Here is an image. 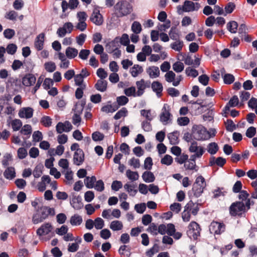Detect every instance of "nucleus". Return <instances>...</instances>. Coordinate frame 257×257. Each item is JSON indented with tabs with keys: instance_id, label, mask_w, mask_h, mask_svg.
I'll return each instance as SVG.
<instances>
[{
	"instance_id": "de8ad7c7",
	"label": "nucleus",
	"mask_w": 257,
	"mask_h": 257,
	"mask_svg": "<svg viewBox=\"0 0 257 257\" xmlns=\"http://www.w3.org/2000/svg\"><path fill=\"white\" fill-rule=\"evenodd\" d=\"M184 167L186 170H194L195 172L198 171V167L196 165V162H192L188 159L184 164Z\"/></svg>"
},
{
	"instance_id": "423d86ee",
	"label": "nucleus",
	"mask_w": 257,
	"mask_h": 257,
	"mask_svg": "<svg viewBox=\"0 0 257 257\" xmlns=\"http://www.w3.org/2000/svg\"><path fill=\"white\" fill-rule=\"evenodd\" d=\"M200 230L199 225L195 221H192L188 226L187 233L190 239L195 240L200 236Z\"/></svg>"
},
{
	"instance_id": "e433bc0d",
	"label": "nucleus",
	"mask_w": 257,
	"mask_h": 257,
	"mask_svg": "<svg viewBox=\"0 0 257 257\" xmlns=\"http://www.w3.org/2000/svg\"><path fill=\"white\" fill-rule=\"evenodd\" d=\"M82 221V217L78 214H74L72 216L70 220V222L73 226L80 225Z\"/></svg>"
},
{
	"instance_id": "09e8293b",
	"label": "nucleus",
	"mask_w": 257,
	"mask_h": 257,
	"mask_svg": "<svg viewBox=\"0 0 257 257\" xmlns=\"http://www.w3.org/2000/svg\"><path fill=\"white\" fill-rule=\"evenodd\" d=\"M32 132V127L30 124H25L20 131V133L29 138Z\"/></svg>"
},
{
	"instance_id": "ea45409f",
	"label": "nucleus",
	"mask_w": 257,
	"mask_h": 257,
	"mask_svg": "<svg viewBox=\"0 0 257 257\" xmlns=\"http://www.w3.org/2000/svg\"><path fill=\"white\" fill-rule=\"evenodd\" d=\"M169 35L171 39L175 41L179 40L180 35L175 27H172L169 32Z\"/></svg>"
},
{
	"instance_id": "2eb2a0df",
	"label": "nucleus",
	"mask_w": 257,
	"mask_h": 257,
	"mask_svg": "<svg viewBox=\"0 0 257 257\" xmlns=\"http://www.w3.org/2000/svg\"><path fill=\"white\" fill-rule=\"evenodd\" d=\"M34 109L31 107L21 108L18 112V115L21 118L29 119L33 117Z\"/></svg>"
},
{
	"instance_id": "9b49d317",
	"label": "nucleus",
	"mask_w": 257,
	"mask_h": 257,
	"mask_svg": "<svg viewBox=\"0 0 257 257\" xmlns=\"http://www.w3.org/2000/svg\"><path fill=\"white\" fill-rule=\"evenodd\" d=\"M70 203L75 209L78 210L83 207L81 197L79 195H76L74 193L71 194Z\"/></svg>"
},
{
	"instance_id": "cd10ccee",
	"label": "nucleus",
	"mask_w": 257,
	"mask_h": 257,
	"mask_svg": "<svg viewBox=\"0 0 257 257\" xmlns=\"http://www.w3.org/2000/svg\"><path fill=\"white\" fill-rule=\"evenodd\" d=\"M179 132L177 131L168 134L167 137L171 144L177 145L179 143Z\"/></svg>"
},
{
	"instance_id": "6e6d98bb",
	"label": "nucleus",
	"mask_w": 257,
	"mask_h": 257,
	"mask_svg": "<svg viewBox=\"0 0 257 257\" xmlns=\"http://www.w3.org/2000/svg\"><path fill=\"white\" fill-rule=\"evenodd\" d=\"M225 193L226 192L224 191L223 188H217L212 191L213 197L217 198L220 196H223L225 195Z\"/></svg>"
},
{
	"instance_id": "680f3d73",
	"label": "nucleus",
	"mask_w": 257,
	"mask_h": 257,
	"mask_svg": "<svg viewBox=\"0 0 257 257\" xmlns=\"http://www.w3.org/2000/svg\"><path fill=\"white\" fill-rule=\"evenodd\" d=\"M94 227L97 229H101L104 225V222L103 220L100 217H97L94 221Z\"/></svg>"
},
{
	"instance_id": "79ce46f5",
	"label": "nucleus",
	"mask_w": 257,
	"mask_h": 257,
	"mask_svg": "<svg viewBox=\"0 0 257 257\" xmlns=\"http://www.w3.org/2000/svg\"><path fill=\"white\" fill-rule=\"evenodd\" d=\"M10 124H11L14 131H19L23 125L22 121L19 119L16 118L12 120L10 122Z\"/></svg>"
},
{
	"instance_id": "4be33fe9",
	"label": "nucleus",
	"mask_w": 257,
	"mask_h": 257,
	"mask_svg": "<svg viewBox=\"0 0 257 257\" xmlns=\"http://www.w3.org/2000/svg\"><path fill=\"white\" fill-rule=\"evenodd\" d=\"M136 84L138 89L137 91L138 96H142L144 93L146 87H149V85H147V82L143 79H142L139 81H137Z\"/></svg>"
},
{
	"instance_id": "a878e982",
	"label": "nucleus",
	"mask_w": 257,
	"mask_h": 257,
	"mask_svg": "<svg viewBox=\"0 0 257 257\" xmlns=\"http://www.w3.org/2000/svg\"><path fill=\"white\" fill-rule=\"evenodd\" d=\"M143 68L138 65L135 64L130 70V73L133 77H137L143 72Z\"/></svg>"
},
{
	"instance_id": "7ed1b4c3",
	"label": "nucleus",
	"mask_w": 257,
	"mask_h": 257,
	"mask_svg": "<svg viewBox=\"0 0 257 257\" xmlns=\"http://www.w3.org/2000/svg\"><path fill=\"white\" fill-rule=\"evenodd\" d=\"M55 214V211L53 208L45 206L41 209L40 212L33 215L32 221L34 224H38L43 222L49 215L54 216Z\"/></svg>"
},
{
	"instance_id": "774afa93",
	"label": "nucleus",
	"mask_w": 257,
	"mask_h": 257,
	"mask_svg": "<svg viewBox=\"0 0 257 257\" xmlns=\"http://www.w3.org/2000/svg\"><path fill=\"white\" fill-rule=\"evenodd\" d=\"M176 75L172 71H169L165 75V80L168 82H173L175 80Z\"/></svg>"
},
{
	"instance_id": "412c9836",
	"label": "nucleus",
	"mask_w": 257,
	"mask_h": 257,
	"mask_svg": "<svg viewBox=\"0 0 257 257\" xmlns=\"http://www.w3.org/2000/svg\"><path fill=\"white\" fill-rule=\"evenodd\" d=\"M146 72L150 78L154 79L158 77L160 74L159 68L157 66H152L146 69Z\"/></svg>"
},
{
	"instance_id": "3c124183",
	"label": "nucleus",
	"mask_w": 257,
	"mask_h": 257,
	"mask_svg": "<svg viewBox=\"0 0 257 257\" xmlns=\"http://www.w3.org/2000/svg\"><path fill=\"white\" fill-rule=\"evenodd\" d=\"M12 155L10 153H6L4 155L2 163L4 167H7L9 165L10 162L12 161Z\"/></svg>"
},
{
	"instance_id": "c85d7f7f",
	"label": "nucleus",
	"mask_w": 257,
	"mask_h": 257,
	"mask_svg": "<svg viewBox=\"0 0 257 257\" xmlns=\"http://www.w3.org/2000/svg\"><path fill=\"white\" fill-rule=\"evenodd\" d=\"M136 185L131 184L129 183H127L124 185V189L128 193L129 195L132 196H135L137 194L138 190L136 189Z\"/></svg>"
},
{
	"instance_id": "c9c22d12",
	"label": "nucleus",
	"mask_w": 257,
	"mask_h": 257,
	"mask_svg": "<svg viewBox=\"0 0 257 257\" xmlns=\"http://www.w3.org/2000/svg\"><path fill=\"white\" fill-rule=\"evenodd\" d=\"M206 150L210 154L213 155L218 152L219 147L217 143L212 142L207 145Z\"/></svg>"
},
{
	"instance_id": "f3484780",
	"label": "nucleus",
	"mask_w": 257,
	"mask_h": 257,
	"mask_svg": "<svg viewBox=\"0 0 257 257\" xmlns=\"http://www.w3.org/2000/svg\"><path fill=\"white\" fill-rule=\"evenodd\" d=\"M189 151L190 153L199 154L201 152V156H202L205 152V149L200 146H198V143L195 141H193L189 147Z\"/></svg>"
},
{
	"instance_id": "dca6fc26",
	"label": "nucleus",
	"mask_w": 257,
	"mask_h": 257,
	"mask_svg": "<svg viewBox=\"0 0 257 257\" xmlns=\"http://www.w3.org/2000/svg\"><path fill=\"white\" fill-rule=\"evenodd\" d=\"M84 161V154L82 150H77L73 155V163L77 165H81Z\"/></svg>"
},
{
	"instance_id": "69168bd1",
	"label": "nucleus",
	"mask_w": 257,
	"mask_h": 257,
	"mask_svg": "<svg viewBox=\"0 0 257 257\" xmlns=\"http://www.w3.org/2000/svg\"><path fill=\"white\" fill-rule=\"evenodd\" d=\"M128 164L134 169L139 168L140 167V160L134 157L132 158L128 161Z\"/></svg>"
},
{
	"instance_id": "39448f33",
	"label": "nucleus",
	"mask_w": 257,
	"mask_h": 257,
	"mask_svg": "<svg viewBox=\"0 0 257 257\" xmlns=\"http://www.w3.org/2000/svg\"><path fill=\"white\" fill-rule=\"evenodd\" d=\"M206 186V183L204 178L202 176L197 177L192 189L193 196L196 198L200 197L203 193Z\"/></svg>"
},
{
	"instance_id": "4d7b16f0",
	"label": "nucleus",
	"mask_w": 257,
	"mask_h": 257,
	"mask_svg": "<svg viewBox=\"0 0 257 257\" xmlns=\"http://www.w3.org/2000/svg\"><path fill=\"white\" fill-rule=\"evenodd\" d=\"M46 70L48 72H53L56 69V66L54 62L50 61L46 62L44 64Z\"/></svg>"
},
{
	"instance_id": "72a5a7b5",
	"label": "nucleus",
	"mask_w": 257,
	"mask_h": 257,
	"mask_svg": "<svg viewBox=\"0 0 257 257\" xmlns=\"http://www.w3.org/2000/svg\"><path fill=\"white\" fill-rule=\"evenodd\" d=\"M142 178L146 183H152L155 180L154 174L150 171H145L143 173Z\"/></svg>"
},
{
	"instance_id": "aec40b11",
	"label": "nucleus",
	"mask_w": 257,
	"mask_h": 257,
	"mask_svg": "<svg viewBox=\"0 0 257 257\" xmlns=\"http://www.w3.org/2000/svg\"><path fill=\"white\" fill-rule=\"evenodd\" d=\"M36 78L34 75L29 73L26 74L22 79V83L25 86H30L36 83Z\"/></svg>"
},
{
	"instance_id": "c03bdc74",
	"label": "nucleus",
	"mask_w": 257,
	"mask_h": 257,
	"mask_svg": "<svg viewBox=\"0 0 257 257\" xmlns=\"http://www.w3.org/2000/svg\"><path fill=\"white\" fill-rule=\"evenodd\" d=\"M116 100V103H117L116 105L119 106V107L121 106H123L127 104L129 101V99L126 97V96L121 95L117 97Z\"/></svg>"
},
{
	"instance_id": "a211bd4d",
	"label": "nucleus",
	"mask_w": 257,
	"mask_h": 257,
	"mask_svg": "<svg viewBox=\"0 0 257 257\" xmlns=\"http://www.w3.org/2000/svg\"><path fill=\"white\" fill-rule=\"evenodd\" d=\"M119 38L116 37L113 40L108 42L106 45V48L108 53H111L113 51L120 47L119 43Z\"/></svg>"
},
{
	"instance_id": "13d9d810",
	"label": "nucleus",
	"mask_w": 257,
	"mask_h": 257,
	"mask_svg": "<svg viewBox=\"0 0 257 257\" xmlns=\"http://www.w3.org/2000/svg\"><path fill=\"white\" fill-rule=\"evenodd\" d=\"M41 123L45 127H49L52 125V119L50 116H43L40 120Z\"/></svg>"
},
{
	"instance_id": "6ab92c4d",
	"label": "nucleus",
	"mask_w": 257,
	"mask_h": 257,
	"mask_svg": "<svg viewBox=\"0 0 257 257\" xmlns=\"http://www.w3.org/2000/svg\"><path fill=\"white\" fill-rule=\"evenodd\" d=\"M192 205H193V201L190 200L184 207V210L182 213V217L184 221L188 222L190 220L191 214L188 209H190Z\"/></svg>"
},
{
	"instance_id": "20e7f679",
	"label": "nucleus",
	"mask_w": 257,
	"mask_h": 257,
	"mask_svg": "<svg viewBox=\"0 0 257 257\" xmlns=\"http://www.w3.org/2000/svg\"><path fill=\"white\" fill-rule=\"evenodd\" d=\"M192 135L194 139L198 141H203L210 138L208 131L201 125H196L192 127Z\"/></svg>"
},
{
	"instance_id": "4c0bfd02",
	"label": "nucleus",
	"mask_w": 257,
	"mask_h": 257,
	"mask_svg": "<svg viewBox=\"0 0 257 257\" xmlns=\"http://www.w3.org/2000/svg\"><path fill=\"white\" fill-rule=\"evenodd\" d=\"M125 175L126 177L132 181H137L139 178V175L138 172L132 171L130 169L126 171Z\"/></svg>"
},
{
	"instance_id": "0eeeda50",
	"label": "nucleus",
	"mask_w": 257,
	"mask_h": 257,
	"mask_svg": "<svg viewBox=\"0 0 257 257\" xmlns=\"http://www.w3.org/2000/svg\"><path fill=\"white\" fill-rule=\"evenodd\" d=\"M170 110V106L167 103L164 104L160 115V120L164 125H166L171 122L172 115Z\"/></svg>"
},
{
	"instance_id": "c756f323",
	"label": "nucleus",
	"mask_w": 257,
	"mask_h": 257,
	"mask_svg": "<svg viewBox=\"0 0 257 257\" xmlns=\"http://www.w3.org/2000/svg\"><path fill=\"white\" fill-rule=\"evenodd\" d=\"M107 82L102 79L98 80L95 84V88L100 92H104L106 90Z\"/></svg>"
},
{
	"instance_id": "e2e57ef3",
	"label": "nucleus",
	"mask_w": 257,
	"mask_h": 257,
	"mask_svg": "<svg viewBox=\"0 0 257 257\" xmlns=\"http://www.w3.org/2000/svg\"><path fill=\"white\" fill-rule=\"evenodd\" d=\"M104 137L103 134L98 131L95 132L92 134V139L94 142L102 141Z\"/></svg>"
},
{
	"instance_id": "864d4df0",
	"label": "nucleus",
	"mask_w": 257,
	"mask_h": 257,
	"mask_svg": "<svg viewBox=\"0 0 257 257\" xmlns=\"http://www.w3.org/2000/svg\"><path fill=\"white\" fill-rule=\"evenodd\" d=\"M173 161V158L169 155H165L161 160V164L167 166L171 165L172 164Z\"/></svg>"
},
{
	"instance_id": "bb28decb",
	"label": "nucleus",
	"mask_w": 257,
	"mask_h": 257,
	"mask_svg": "<svg viewBox=\"0 0 257 257\" xmlns=\"http://www.w3.org/2000/svg\"><path fill=\"white\" fill-rule=\"evenodd\" d=\"M123 225L121 221L115 220L109 224V228L113 231H118L122 229Z\"/></svg>"
},
{
	"instance_id": "6e6552de",
	"label": "nucleus",
	"mask_w": 257,
	"mask_h": 257,
	"mask_svg": "<svg viewBox=\"0 0 257 257\" xmlns=\"http://www.w3.org/2000/svg\"><path fill=\"white\" fill-rule=\"evenodd\" d=\"M225 225L223 223L212 221L209 226V230L215 234H220L225 231Z\"/></svg>"
},
{
	"instance_id": "f704fd0d",
	"label": "nucleus",
	"mask_w": 257,
	"mask_h": 257,
	"mask_svg": "<svg viewBox=\"0 0 257 257\" xmlns=\"http://www.w3.org/2000/svg\"><path fill=\"white\" fill-rule=\"evenodd\" d=\"M4 175L6 178L12 180L16 176L15 168L13 167H8L4 173Z\"/></svg>"
},
{
	"instance_id": "f03ea898",
	"label": "nucleus",
	"mask_w": 257,
	"mask_h": 257,
	"mask_svg": "<svg viewBox=\"0 0 257 257\" xmlns=\"http://www.w3.org/2000/svg\"><path fill=\"white\" fill-rule=\"evenodd\" d=\"M114 9L117 17H122L131 13L133 11V7L128 2L120 1L114 5Z\"/></svg>"
},
{
	"instance_id": "8fccbe9b",
	"label": "nucleus",
	"mask_w": 257,
	"mask_h": 257,
	"mask_svg": "<svg viewBox=\"0 0 257 257\" xmlns=\"http://www.w3.org/2000/svg\"><path fill=\"white\" fill-rule=\"evenodd\" d=\"M164 24H160L159 23L157 26V29L160 32H164L168 29H169L171 26V22L170 20H167L164 22Z\"/></svg>"
},
{
	"instance_id": "f257e3e1",
	"label": "nucleus",
	"mask_w": 257,
	"mask_h": 257,
	"mask_svg": "<svg viewBox=\"0 0 257 257\" xmlns=\"http://www.w3.org/2000/svg\"><path fill=\"white\" fill-rule=\"evenodd\" d=\"M252 204H253V202L251 201L250 199L246 200L245 204L241 201L234 202L229 207L230 214L232 216L240 215L245 212L246 208L247 209H249Z\"/></svg>"
},
{
	"instance_id": "49530a36",
	"label": "nucleus",
	"mask_w": 257,
	"mask_h": 257,
	"mask_svg": "<svg viewBox=\"0 0 257 257\" xmlns=\"http://www.w3.org/2000/svg\"><path fill=\"white\" fill-rule=\"evenodd\" d=\"M131 30L136 34H140L142 30L141 24L139 22H134L132 25Z\"/></svg>"
},
{
	"instance_id": "7c9ffc66",
	"label": "nucleus",
	"mask_w": 257,
	"mask_h": 257,
	"mask_svg": "<svg viewBox=\"0 0 257 257\" xmlns=\"http://www.w3.org/2000/svg\"><path fill=\"white\" fill-rule=\"evenodd\" d=\"M96 181V178L94 176L86 177L84 180V184L86 188L88 189L93 188Z\"/></svg>"
},
{
	"instance_id": "5fc2aeb1",
	"label": "nucleus",
	"mask_w": 257,
	"mask_h": 257,
	"mask_svg": "<svg viewBox=\"0 0 257 257\" xmlns=\"http://www.w3.org/2000/svg\"><path fill=\"white\" fill-rule=\"evenodd\" d=\"M127 113V110L126 108L122 107L121 109L118 110L116 114L114 115L113 118L114 119L117 120L121 118L122 117H124L126 115Z\"/></svg>"
},
{
	"instance_id": "052dcab7",
	"label": "nucleus",
	"mask_w": 257,
	"mask_h": 257,
	"mask_svg": "<svg viewBox=\"0 0 257 257\" xmlns=\"http://www.w3.org/2000/svg\"><path fill=\"white\" fill-rule=\"evenodd\" d=\"M235 8V5L233 3L229 2L227 4L224 8L225 14L224 16H226L228 14L231 13Z\"/></svg>"
},
{
	"instance_id": "0e129e2a",
	"label": "nucleus",
	"mask_w": 257,
	"mask_h": 257,
	"mask_svg": "<svg viewBox=\"0 0 257 257\" xmlns=\"http://www.w3.org/2000/svg\"><path fill=\"white\" fill-rule=\"evenodd\" d=\"M93 188L98 192H102L104 190V184L102 180L96 181Z\"/></svg>"
},
{
	"instance_id": "1a4fd4ad",
	"label": "nucleus",
	"mask_w": 257,
	"mask_h": 257,
	"mask_svg": "<svg viewBox=\"0 0 257 257\" xmlns=\"http://www.w3.org/2000/svg\"><path fill=\"white\" fill-rule=\"evenodd\" d=\"M200 7L198 3H194L190 1H185L182 6V11L184 12L197 11Z\"/></svg>"
},
{
	"instance_id": "393cba45",
	"label": "nucleus",
	"mask_w": 257,
	"mask_h": 257,
	"mask_svg": "<svg viewBox=\"0 0 257 257\" xmlns=\"http://www.w3.org/2000/svg\"><path fill=\"white\" fill-rule=\"evenodd\" d=\"M226 160L222 157H218L216 159L214 157H212L210 158L209 165L210 166H213L216 165L219 167H222L226 163Z\"/></svg>"
},
{
	"instance_id": "4468645a",
	"label": "nucleus",
	"mask_w": 257,
	"mask_h": 257,
	"mask_svg": "<svg viewBox=\"0 0 257 257\" xmlns=\"http://www.w3.org/2000/svg\"><path fill=\"white\" fill-rule=\"evenodd\" d=\"M53 229V227L51 223H45L37 229V234L39 236L47 235L51 232Z\"/></svg>"
},
{
	"instance_id": "338daca9",
	"label": "nucleus",
	"mask_w": 257,
	"mask_h": 257,
	"mask_svg": "<svg viewBox=\"0 0 257 257\" xmlns=\"http://www.w3.org/2000/svg\"><path fill=\"white\" fill-rule=\"evenodd\" d=\"M184 68V66L183 63L179 61L175 62L173 65V70L177 73L182 72Z\"/></svg>"
},
{
	"instance_id": "bf43d9fd",
	"label": "nucleus",
	"mask_w": 257,
	"mask_h": 257,
	"mask_svg": "<svg viewBox=\"0 0 257 257\" xmlns=\"http://www.w3.org/2000/svg\"><path fill=\"white\" fill-rule=\"evenodd\" d=\"M224 83L226 84H230L234 81V77L231 74H225L223 76Z\"/></svg>"
},
{
	"instance_id": "f8f14e48",
	"label": "nucleus",
	"mask_w": 257,
	"mask_h": 257,
	"mask_svg": "<svg viewBox=\"0 0 257 257\" xmlns=\"http://www.w3.org/2000/svg\"><path fill=\"white\" fill-rule=\"evenodd\" d=\"M72 125L69 121H65L64 122H59L56 126V132L58 134H61L63 132H69L72 128Z\"/></svg>"
},
{
	"instance_id": "b1692460",
	"label": "nucleus",
	"mask_w": 257,
	"mask_h": 257,
	"mask_svg": "<svg viewBox=\"0 0 257 257\" xmlns=\"http://www.w3.org/2000/svg\"><path fill=\"white\" fill-rule=\"evenodd\" d=\"M44 39L45 35L43 33H41L37 36L34 45L35 47L38 51H40L43 49Z\"/></svg>"
},
{
	"instance_id": "58836bf2",
	"label": "nucleus",
	"mask_w": 257,
	"mask_h": 257,
	"mask_svg": "<svg viewBox=\"0 0 257 257\" xmlns=\"http://www.w3.org/2000/svg\"><path fill=\"white\" fill-rule=\"evenodd\" d=\"M184 46L183 42L182 40H177L170 45V47L174 50L180 52Z\"/></svg>"
},
{
	"instance_id": "473e14b6",
	"label": "nucleus",
	"mask_w": 257,
	"mask_h": 257,
	"mask_svg": "<svg viewBox=\"0 0 257 257\" xmlns=\"http://www.w3.org/2000/svg\"><path fill=\"white\" fill-rule=\"evenodd\" d=\"M119 108V106H117L114 103L112 104H107L102 106L101 110L105 113H112Z\"/></svg>"
},
{
	"instance_id": "ddd939ff",
	"label": "nucleus",
	"mask_w": 257,
	"mask_h": 257,
	"mask_svg": "<svg viewBox=\"0 0 257 257\" xmlns=\"http://www.w3.org/2000/svg\"><path fill=\"white\" fill-rule=\"evenodd\" d=\"M85 105V102H81V103L79 104H76V108H79L73 115L72 117V122L75 125H77L78 126L81 121V118L80 116V114L83 110L84 105Z\"/></svg>"
},
{
	"instance_id": "9d476101",
	"label": "nucleus",
	"mask_w": 257,
	"mask_h": 257,
	"mask_svg": "<svg viewBox=\"0 0 257 257\" xmlns=\"http://www.w3.org/2000/svg\"><path fill=\"white\" fill-rule=\"evenodd\" d=\"M92 23L97 26H101L103 23V18L100 11L97 9H94L90 17Z\"/></svg>"
},
{
	"instance_id": "a19ab883",
	"label": "nucleus",
	"mask_w": 257,
	"mask_h": 257,
	"mask_svg": "<svg viewBox=\"0 0 257 257\" xmlns=\"http://www.w3.org/2000/svg\"><path fill=\"white\" fill-rule=\"evenodd\" d=\"M141 114L146 119L145 120L152 121L155 117V115L152 113L150 109H142L141 110Z\"/></svg>"
},
{
	"instance_id": "603ef678",
	"label": "nucleus",
	"mask_w": 257,
	"mask_h": 257,
	"mask_svg": "<svg viewBox=\"0 0 257 257\" xmlns=\"http://www.w3.org/2000/svg\"><path fill=\"white\" fill-rule=\"evenodd\" d=\"M6 49V52L10 55H14L17 52L18 47L15 44L11 43L8 45Z\"/></svg>"
},
{
	"instance_id": "a18cd8bd",
	"label": "nucleus",
	"mask_w": 257,
	"mask_h": 257,
	"mask_svg": "<svg viewBox=\"0 0 257 257\" xmlns=\"http://www.w3.org/2000/svg\"><path fill=\"white\" fill-rule=\"evenodd\" d=\"M237 27V23L234 21H230L227 24V29L231 33H236Z\"/></svg>"
},
{
	"instance_id": "5701e85b",
	"label": "nucleus",
	"mask_w": 257,
	"mask_h": 257,
	"mask_svg": "<svg viewBox=\"0 0 257 257\" xmlns=\"http://www.w3.org/2000/svg\"><path fill=\"white\" fill-rule=\"evenodd\" d=\"M151 87L153 91L156 93L158 97H160L162 96L163 87L161 82L158 81L153 82L151 84Z\"/></svg>"
},
{
	"instance_id": "2f4dec72",
	"label": "nucleus",
	"mask_w": 257,
	"mask_h": 257,
	"mask_svg": "<svg viewBox=\"0 0 257 257\" xmlns=\"http://www.w3.org/2000/svg\"><path fill=\"white\" fill-rule=\"evenodd\" d=\"M66 57L69 59H73L78 54V51L75 48L68 47L65 51Z\"/></svg>"
},
{
	"instance_id": "37998d69",
	"label": "nucleus",
	"mask_w": 257,
	"mask_h": 257,
	"mask_svg": "<svg viewBox=\"0 0 257 257\" xmlns=\"http://www.w3.org/2000/svg\"><path fill=\"white\" fill-rule=\"evenodd\" d=\"M124 94L128 97L133 96L137 97V92L136 91V88L134 86H131L127 88L124 89Z\"/></svg>"
}]
</instances>
